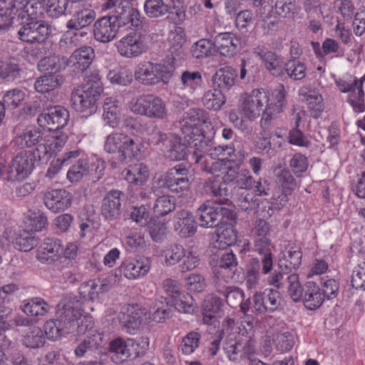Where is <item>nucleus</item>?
Segmentation results:
<instances>
[{
	"mask_svg": "<svg viewBox=\"0 0 365 365\" xmlns=\"http://www.w3.org/2000/svg\"><path fill=\"white\" fill-rule=\"evenodd\" d=\"M243 160L244 155L239 152L237 154L234 153L232 157H230L228 160H227L226 165L221 174L222 180L226 185L232 182H235L240 173L237 170Z\"/></svg>",
	"mask_w": 365,
	"mask_h": 365,
	"instance_id": "nucleus-41",
	"label": "nucleus"
},
{
	"mask_svg": "<svg viewBox=\"0 0 365 365\" xmlns=\"http://www.w3.org/2000/svg\"><path fill=\"white\" fill-rule=\"evenodd\" d=\"M102 92L98 86L81 85L73 90L71 103L73 108L85 115H91L97 110V101Z\"/></svg>",
	"mask_w": 365,
	"mask_h": 365,
	"instance_id": "nucleus-5",
	"label": "nucleus"
},
{
	"mask_svg": "<svg viewBox=\"0 0 365 365\" xmlns=\"http://www.w3.org/2000/svg\"><path fill=\"white\" fill-rule=\"evenodd\" d=\"M237 73L230 66H225L218 69L212 77L213 83L218 90H230L235 83Z\"/></svg>",
	"mask_w": 365,
	"mask_h": 365,
	"instance_id": "nucleus-38",
	"label": "nucleus"
},
{
	"mask_svg": "<svg viewBox=\"0 0 365 365\" xmlns=\"http://www.w3.org/2000/svg\"><path fill=\"white\" fill-rule=\"evenodd\" d=\"M175 208L174 198L169 195H163L155 200L153 210L157 215L163 216L173 211Z\"/></svg>",
	"mask_w": 365,
	"mask_h": 365,
	"instance_id": "nucleus-60",
	"label": "nucleus"
},
{
	"mask_svg": "<svg viewBox=\"0 0 365 365\" xmlns=\"http://www.w3.org/2000/svg\"><path fill=\"white\" fill-rule=\"evenodd\" d=\"M173 73V67L167 66L164 62L156 63L148 61L138 66L134 76L136 81L144 86H155L168 84Z\"/></svg>",
	"mask_w": 365,
	"mask_h": 365,
	"instance_id": "nucleus-4",
	"label": "nucleus"
},
{
	"mask_svg": "<svg viewBox=\"0 0 365 365\" xmlns=\"http://www.w3.org/2000/svg\"><path fill=\"white\" fill-rule=\"evenodd\" d=\"M145 242L143 234L136 230L128 233L124 239V245L130 252H135L143 248Z\"/></svg>",
	"mask_w": 365,
	"mask_h": 365,
	"instance_id": "nucleus-61",
	"label": "nucleus"
},
{
	"mask_svg": "<svg viewBox=\"0 0 365 365\" xmlns=\"http://www.w3.org/2000/svg\"><path fill=\"white\" fill-rule=\"evenodd\" d=\"M96 17L93 9H83L76 11L71 19L66 23V28L70 30L80 31L90 25Z\"/></svg>",
	"mask_w": 365,
	"mask_h": 365,
	"instance_id": "nucleus-39",
	"label": "nucleus"
},
{
	"mask_svg": "<svg viewBox=\"0 0 365 365\" xmlns=\"http://www.w3.org/2000/svg\"><path fill=\"white\" fill-rule=\"evenodd\" d=\"M149 339L146 336H142L138 339L128 338V346L129 349L130 356L138 357L143 355L149 348Z\"/></svg>",
	"mask_w": 365,
	"mask_h": 365,
	"instance_id": "nucleus-58",
	"label": "nucleus"
},
{
	"mask_svg": "<svg viewBox=\"0 0 365 365\" xmlns=\"http://www.w3.org/2000/svg\"><path fill=\"white\" fill-rule=\"evenodd\" d=\"M43 137V134L40 129L34 127H28L19 135H16L14 142L16 145L21 148H37L39 144L42 143Z\"/></svg>",
	"mask_w": 365,
	"mask_h": 365,
	"instance_id": "nucleus-31",
	"label": "nucleus"
},
{
	"mask_svg": "<svg viewBox=\"0 0 365 365\" xmlns=\"http://www.w3.org/2000/svg\"><path fill=\"white\" fill-rule=\"evenodd\" d=\"M204 106L210 110H217L225 103V98L222 91L213 89L207 91L202 98Z\"/></svg>",
	"mask_w": 365,
	"mask_h": 365,
	"instance_id": "nucleus-54",
	"label": "nucleus"
},
{
	"mask_svg": "<svg viewBox=\"0 0 365 365\" xmlns=\"http://www.w3.org/2000/svg\"><path fill=\"white\" fill-rule=\"evenodd\" d=\"M63 251L62 242L54 237L44 239L36 249V259L43 264H52L58 261Z\"/></svg>",
	"mask_w": 365,
	"mask_h": 365,
	"instance_id": "nucleus-17",
	"label": "nucleus"
},
{
	"mask_svg": "<svg viewBox=\"0 0 365 365\" xmlns=\"http://www.w3.org/2000/svg\"><path fill=\"white\" fill-rule=\"evenodd\" d=\"M160 150L165 158L173 161L183 160L187 155L185 145L180 143L178 136L172 133H170V140L166 146L161 148Z\"/></svg>",
	"mask_w": 365,
	"mask_h": 365,
	"instance_id": "nucleus-33",
	"label": "nucleus"
},
{
	"mask_svg": "<svg viewBox=\"0 0 365 365\" xmlns=\"http://www.w3.org/2000/svg\"><path fill=\"white\" fill-rule=\"evenodd\" d=\"M277 180L281 185L283 190L279 202V205L282 206L287 201V195H290L296 187L297 183L290 172L285 169H282L277 173Z\"/></svg>",
	"mask_w": 365,
	"mask_h": 365,
	"instance_id": "nucleus-48",
	"label": "nucleus"
},
{
	"mask_svg": "<svg viewBox=\"0 0 365 365\" xmlns=\"http://www.w3.org/2000/svg\"><path fill=\"white\" fill-rule=\"evenodd\" d=\"M173 312L172 305L170 304L167 299H160L155 301L152 310L148 313V319L160 323L169 319Z\"/></svg>",
	"mask_w": 365,
	"mask_h": 365,
	"instance_id": "nucleus-43",
	"label": "nucleus"
},
{
	"mask_svg": "<svg viewBox=\"0 0 365 365\" xmlns=\"http://www.w3.org/2000/svg\"><path fill=\"white\" fill-rule=\"evenodd\" d=\"M123 178L129 183L136 185H144L149 178V170L144 163H136L128 166L122 171Z\"/></svg>",
	"mask_w": 365,
	"mask_h": 365,
	"instance_id": "nucleus-32",
	"label": "nucleus"
},
{
	"mask_svg": "<svg viewBox=\"0 0 365 365\" xmlns=\"http://www.w3.org/2000/svg\"><path fill=\"white\" fill-rule=\"evenodd\" d=\"M49 305L41 298H33L25 302L22 306V311L27 315L32 317L44 316L48 311Z\"/></svg>",
	"mask_w": 365,
	"mask_h": 365,
	"instance_id": "nucleus-49",
	"label": "nucleus"
},
{
	"mask_svg": "<svg viewBox=\"0 0 365 365\" xmlns=\"http://www.w3.org/2000/svg\"><path fill=\"white\" fill-rule=\"evenodd\" d=\"M284 68L287 76L294 81L302 80L307 75L305 64L297 59L288 61L284 66Z\"/></svg>",
	"mask_w": 365,
	"mask_h": 365,
	"instance_id": "nucleus-55",
	"label": "nucleus"
},
{
	"mask_svg": "<svg viewBox=\"0 0 365 365\" xmlns=\"http://www.w3.org/2000/svg\"><path fill=\"white\" fill-rule=\"evenodd\" d=\"M121 325L129 334H135L140 326L148 320V311L145 308L136 306H130L126 313H121L119 316Z\"/></svg>",
	"mask_w": 365,
	"mask_h": 365,
	"instance_id": "nucleus-18",
	"label": "nucleus"
},
{
	"mask_svg": "<svg viewBox=\"0 0 365 365\" xmlns=\"http://www.w3.org/2000/svg\"><path fill=\"white\" fill-rule=\"evenodd\" d=\"M254 250L259 255H263L262 259V271L264 274H268L272 269L273 261L272 250L274 245L271 237L254 239Z\"/></svg>",
	"mask_w": 365,
	"mask_h": 365,
	"instance_id": "nucleus-30",
	"label": "nucleus"
},
{
	"mask_svg": "<svg viewBox=\"0 0 365 365\" xmlns=\"http://www.w3.org/2000/svg\"><path fill=\"white\" fill-rule=\"evenodd\" d=\"M115 46L120 56L133 58L140 56L147 50L142 35L138 32H130L115 42Z\"/></svg>",
	"mask_w": 365,
	"mask_h": 365,
	"instance_id": "nucleus-14",
	"label": "nucleus"
},
{
	"mask_svg": "<svg viewBox=\"0 0 365 365\" xmlns=\"http://www.w3.org/2000/svg\"><path fill=\"white\" fill-rule=\"evenodd\" d=\"M162 181L163 185L162 186H164L167 187L169 190H170L173 192H184L185 191H187L189 189L190 182L189 180V178H178V179H162L154 181L153 189H155L157 186H160V182Z\"/></svg>",
	"mask_w": 365,
	"mask_h": 365,
	"instance_id": "nucleus-53",
	"label": "nucleus"
},
{
	"mask_svg": "<svg viewBox=\"0 0 365 365\" xmlns=\"http://www.w3.org/2000/svg\"><path fill=\"white\" fill-rule=\"evenodd\" d=\"M196 215L200 226L205 228L217 226L222 216L228 215V217L231 220L235 217L233 212L210 200H207L202 204L197 210Z\"/></svg>",
	"mask_w": 365,
	"mask_h": 365,
	"instance_id": "nucleus-12",
	"label": "nucleus"
},
{
	"mask_svg": "<svg viewBox=\"0 0 365 365\" xmlns=\"http://www.w3.org/2000/svg\"><path fill=\"white\" fill-rule=\"evenodd\" d=\"M82 303L76 297H66L58 304V319L47 321L44 324L45 334L48 339L57 340L64 333L72 331V326L81 314Z\"/></svg>",
	"mask_w": 365,
	"mask_h": 365,
	"instance_id": "nucleus-2",
	"label": "nucleus"
},
{
	"mask_svg": "<svg viewBox=\"0 0 365 365\" xmlns=\"http://www.w3.org/2000/svg\"><path fill=\"white\" fill-rule=\"evenodd\" d=\"M23 342L25 346L32 349L43 346L45 342L43 331L39 327H32L24 336Z\"/></svg>",
	"mask_w": 365,
	"mask_h": 365,
	"instance_id": "nucleus-59",
	"label": "nucleus"
},
{
	"mask_svg": "<svg viewBox=\"0 0 365 365\" xmlns=\"http://www.w3.org/2000/svg\"><path fill=\"white\" fill-rule=\"evenodd\" d=\"M144 11L150 18H158L168 12V6L163 0H145Z\"/></svg>",
	"mask_w": 365,
	"mask_h": 365,
	"instance_id": "nucleus-56",
	"label": "nucleus"
},
{
	"mask_svg": "<svg viewBox=\"0 0 365 365\" xmlns=\"http://www.w3.org/2000/svg\"><path fill=\"white\" fill-rule=\"evenodd\" d=\"M89 163L86 158H81L67 172V178L71 182L80 181L89 173Z\"/></svg>",
	"mask_w": 365,
	"mask_h": 365,
	"instance_id": "nucleus-52",
	"label": "nucleus"
},
{
	"mask_svg": "<svg viewBox=\"0 0 365 365\" xmlns=\"http://www.w3.org/2000/svg\"><path fill=\"white\" fill-rule=\"evenodd\" d=\"M210 158H205L202 165V170L212 174L214 179H218L221 177L227 160L235 153V149L232 146L219 145L212 149L210 147Z\"/></svg>",
	"mask_w": 365,
	"mask_h": 365,
	"instance_id": "nucleus-11",
	"label": "nucleus"
},
{
	"mask_svg": "<svg viewBox=\"0 0 365 365\" xmlns=\"http://www.w3.org/2000/svg\"><path fill=\"white\" fill-rule=\"evenodd\" d=\"M13 242L15 244L16 248L19 250L29 252L36 245V240L32 233L22 231Z\"/></svg>",
	"mask_w": 365,
	"mask_h": 365,
	"instance_id": "nucleus-64",
	"label": "nucleus"
},
{
	"mask_svg": "<svg viewBox=\"0 0 365 365\" xmlns=\"http://www.w3.org/2000/svg\"><path fill=\"white\" fill-rule=\"evenodd\" d=\"M111 287V279L108 278L95 279L82 284L79 293L84 300L94 301L99 298L101 294L108 292Z\"/></svg>",
	"mask_w": 365,
	"mask_h": 365,
	"instance_id": "nucleus-21",
	"label": "nucleus"
},
{
	"mask_svg": "<svg viewBox=\"0 0 365 365\" xmlns=\"http://www.w3.org/2000/svg\"><path fill=\"white\" fill-rule=\"evenodd\" d=\"M36 150H24L18 153L12 160L6 172V179L9 181L22 180L32 172L34 163L38 160Z\"/></svg>",
	"mask_w": 365,
	"mask_h": 365,
	"instance_id": "nucleus-9",
	"label": "nucleus"
},
{
	"mask_svg": "<svg viewBox=\"0 0 365 365\" xmlns=\"http://www.w3.org/2000/svg\"><path fill=\"white\" fill-rule=\"evenodd\" d=\"M73 196L65 189H54L45 192L43 202L54 213L63 212L71 207Z\"/></svg>",
	"mask_w": 365,
	"mask_h": 365,
	"instance_id": "nucleus-19",
	"label": "nucleus"
},
{
	"mask_svg": "<svg viewBox=\"0 0 365 365\" xmlns=\"http://www.w3.org/2000/svg\"><path fill=\"white\" fill-rule=\"evenodd\" d=\"M254 309L258 313L273 312L280 306L281 299L277 290L266 289L253 296Z\"/></svg>",
	"mask_w": 365,
	"mask_h": 365,
	"instance_id": "nucleus-20",
	"label": "nucleus"
},
{
	"mask_svg": "<svg viewBox=\"0 0 365 365\" xmlns=\"http://www.w3.org/2000/svg\"><path fill=\"white\" fill-rule=\"evenodd\" d=\"M69 120V112L63 106H56L43 110L38 117V124L50 131H58Z\"/></svg>",
	"mask_w": 365,
	"mask_h": 365,
	"instance_id": "nucleus-13",
	"label": "nucleus"
},
{
	"mask_svg": "<svg viewBox=\"0 0 365 365\" xmlns=\"http://www.w3.org/2000/svg\"><path fill=\"white\" fill-rule=\"evenodd\" d=\"M301 299L303 300L306 308L314 310L322 305L324 297L315 282H308L305 284L304 294Z\"/></svg>",
	"mask_w": 365,
	"mask_h": 365,
	"instance_id": "nucleus-34",
	"label": "nucleus"
},
{
	"mask_svg": "<svg viewBox=\"0 0 365 365\" xmlns=\"http://www.w3.org/2000/svg\"><path fill=\"white\" fill-rule=\"evenodd\" d=\"M175 232L181 237H189L192 236L196 230L197 225L195 217L189 211L182 210L176 215V222L174 225Z\"/></svg>",
	"mask_w": 365,
	"mask_h": 365,
	"instance_id": "nucleus-29",
	"label": "nucleus"
},
{
	"mask_svg": "<svg viewBox=\"0 0 365 365\" xmlns=\"http://www.w3.org/2000/svg\"><path fill=\"white\" fill-rule=\"evenodd\" d=\"M151 261L143 256L125 259L119 267L122 275L128 279L135 280L145 277L150 271Z\"/></svg>",
	"mask_w": 365,
	"mask_h": 365,
	"instance_id": "nucleus-16",
	"label": "nucleus"
},
{
	"mask_svg": "<svg viewBox=\"0 0 365 365\" xmlns=\"http://www.w3.org/2000/svg\"><path fill=\"white\" fill-rule=\"evenodd\" d=\"M68 135L61 131H53L43 137L41 144L35 150L39 160H47L59 152L65 145Z\"/></svg>",
	"mask_w": 365,
	"mask_h": 365,
	"instance_id": "nucleus-15",
	"label": "nucleus"
},
{
	"mask_svg": "<svg viewBox=\"0 0 365 365\" xmlns=\"http://www.w3.org/2000/svg\"><path fill=\"white\" fill-rule=\"evenodd\" d=\"M103 119L106 124L111 128H116L120 120L119 102L115 98L108 97L103 104Z\"/></svg>",
	"mask_w": 365,
	"mask_h": 365,
	"instance_id": "nucleus-40",
	"label": "nucleus"
},
{
	"mask_svg": "<svg viewBox=\"0 0 365 365\" xmlns=\"http://www.w3.org/2000/svg\"><path fill=\"white\" fill-rule=\"evenodd\" d=\"M107 78L113 84L125 86L132 83L133 73L125 67H119L109 71Z\"/></svg>",
	"mask_w": 365,
	"mask_h": 365,
	"instance_id": "nucleus-51",
	"label": "nucleus"
},
{
	"mask_svg": "<svg viewBox=\"0 0 365 365\" xmlns=\"http://www.w3.org/2000/svg\"><path fill=\"white\" fill-rule=\"evenodd\" d=\"M29 0H13L8 4L4 0H0V18L4 25H10L17 15L19 18L25 19V10Z\"/></svg>",
	"mask_w": 365,
	"mask_h": 365,
	"instance_id": "nucleus-24",
	"label": "nucleus"
},
{
	"mask_svg": "<svg viewBox=\"0 0 365 365\" xmlns=\"http://www.w3.org/2000/svg\"><path fill=\"white\" fill-rule=\"evenodd\" d=\"M221 299L215 296H207L202 304V321L205 324H212L215 322V315L222 307Z\"/></svg>",
	"mask_w": 365,
	"mask_h": 365,
	"instance_id": "nucleus-42",
	"label": "nucleus"
},
{
	"mask_svg": "<svg viewBox=\"0 0 365 365\" xmlns=\"http://www.w3.org/2000/svg\"><path fill=\"white\" fill-rule=\"evenodd\" d=\"M237 231L232 225H223L216 230V239L214 247L219 250L226 249L235 243Z\"/></svg>",
	"mask_w": 365,
	"mask_h": 365,
	"instance_id": "nucleus-36",
	"label": "nucleus"
},
{
	"mask_svg": "<svg viewBox=\"0 0 365 365\" xmlns=\"http://www.w3.org/2000/svg\"><path fill=\"white\" fill-rule=\"evenodd\" d=\"M68 66L67 58L64 56H51L41 59L38 66L43 72H48L52 74H59L58 73Z\"/></svg>",
	"mask_w": 365,
	"mask_h": 365,
	"instance_id": "nucleus-46",
	"label": "nucleus"
},
{
	"mask_svg": "<svg viewBox=\"0 0 365 365\" xmlns=\"http://www.w3.org/2000/svg\"><path fill=\"white\" fill-rule=\"evenodd\" d=\"M223 349L230 361L240 362L250 359L256 352L255 341L250 337L227 338Z\"/></svg>",
	"mask_w": 365,
	"mask_h": 365,
	"instance_id": "nucleus-10",
	"label": "nucleus"
},
{
	"mask_svg": "<svg viewBox=\"0 0 365 365\" xmlns=\"http://www.w3.org/2000/svg\"><path fill=\"white\" fill-rule=\"evenodd\" d=\"M254 53L261 60H262L266 68L270 71H277L279 70L282 66V60L277 55L269 51L263 46H257L254 48Z\"/></svg>",
	"mask_w": 365,
	"mask_h": 365,
	"instance_id": "nucleus-47",
	"label": "nucleus"
},
{
	"mask_svg": "<svg viewBox=\"0 0 365 365\" xmlns=\"http://www.w3.org/2000/svg\"><path fill=\"white\" fill-rule=\"evenodd\" d=\"M205 191L213 197H218L215 202L217 205H226L228 203L229 190L223 181L220 182L218 179L210 178L205 182Z\"/></svg>",
	"mask_w": 365,
	"mask_h": 365,
	"instance_id": "nucleus-37",
	"label": "nucleus"
},
{
	"mask_svg": "<svg viewBox=\"0 0 365 365\" xmlns=\"http://www.w3.org/2000/svg\"><path fill=\"white\" fill-rule=\"evenodd\" d=\"M240 41V38L234 33H220L214 38V47L220 55L232 57L237 53Z\"/></svg>",
	"mask_w": 365,
	"mask_h": 365,
	"instance_id": "nucleus-23",
	"label": "nucleus"
},
{
	"mask_svg": "<svg viewBox=\"0 0 365 365\" xmlns=\"http://www.w3.org/2000/svg\"><path fill=\"white\" fill-rule=\"evenodd\" d=\"M119 26L107 15L98 19L93 24V35L96 41L108 43L113 41L118 31Z\"/></svg>",
	"mask_w": 365,
	"mask_h": 365,
	"instance_id": "nucleus-22",
	"label": "nucleus"
},
{
	"mask_svg": "<svg viewBox=\"0 0 365 365\" xmlns=\"http://www.w3.org/2000/svg\"><path fill=\"white\" fill-rule=\"evenodd\" d=\"M95 57L94 50L91 46H82L76 49L69 58H67L68 66L73 68L74 71L83 72L91 64Z\"/></svg>",
	"mask_w": 365,
	"mask_h": 365,
	"instance_id": "nucleus-25",
	"label": "nucleus"
},
{
	"mask_svg": "<svg viewBox=\"0 0 365 365\" xmlns=\"http://www.w3.org/2000/svg\"><path fill=\"white\" fill-rule=\"evenodd\" d=\"M63 82L61 74L44 75L36 80L34 88L38 93H44L58 88Z\"/></svg>",
	"mask_w": 365,
	"mask_h": 365,
	"instance_id": "nucleus-44",
	"label": "nucleus"
},
{
	"mask_svg": "<svg viewBox=\"0 0 365 365\" xmlns=\"http://www.w3.org/2000/svg\"><path fill=\"white\" fill-rule=\"evenodd\" d=\"M299 95L302 101H306L310 115L314 118H318L324 108L322 96L318 91L308 87L301 88L299 90Z\"/></svg>",
	"mask_w": 365,
	"mask_h": 365,
	"instance_id": "nucleus-28",
	"label": "nucleus"
},
{
	"mask_svg": "<svg viewBox=\"0 0 365 365\" xmlns=\"http://www.w3.org/2000/svg\"><path fill=\"white\" fill-rule=\"evenodd\" d=\"M203 84L202 74L198 71H184L180 77V88L189 94L195 93Z\"/></svg>",
	"mask_w": 365,
	"mask_h": 365,
	"instance_id": "nucleus-35",
	"label": "nucleus"
},
{
	"mask_svg": "<svg viewBox=\"0 0 365 365\" xmlns=\"http://www.w3.org/2000/svg\"><path fill=\"white\" fill-rule=\"evenodd\" d=\"M172 307H175L178 312L190 314L194 311V299L189 294L179 293L177 297L171 299Z\"/></svg>",
	"mask_w": 365,
	"mask_h": 365,
	"instance_id": "nucleus-57",
	"label": "nucleus"
},
{
	"mask_svg": "<svg viewBox=\"0 0 365 365\" xmlns=\"http://www.w3.org/2000/svg\"><path fill=\"white\" fill-rule=\"evenodd\" d=\"M237 264V259L232 252H225L220 256L217 264L214 268L213 272L217 279L228 282L233 277L232 271Z\"/></svg>",
	"mask_w": 365,
	"mask_h": 365,
	"instance_id": "nucleus-27",
	"label": "nucleus"
},
{
	"mask_svg": "<svg viewBox=\"0 0 365 365\" xmlns=\"http://www.w3.org/2000/svg\"><path fill=\"white\" fill-rule=\"evenodd\" d=\"M181 131L185 143L193 149L192 159L198 163L207 150H210L211 140L205 135L200 127L181 125Z\"/></svg>",
	"mask_w": 365,
	"mask_h": 365,
	"instance_id": "nucleus-8",
	"label": "nucleus"
},
{
	"mask_svg": "<svg viewBox=\"0 0 365 365\" xmlns=\"http://www.w3.org/2000/svg\"><path fill=\"white\" fill-rule=\"evenodd\" d=\"M128 106L132 113L149 118L164 119L168 114L165 102L154 94H141L133 97Z\"/></svg>",
	"mask_w": 365,
	"mask_h": 365,
	"instance_id": "nucleus-3",
	"label": "nucleus"
},
{
	"mask_svg": "<svg viewBox=\"0 0 365 365\" xmlns=\"http://www.w3.org/2000/svg\"><path fill=\"white\" fill-rule=\"evenodd\" d=\"M144 154V145L138 139L127 135L124 148L123 149L121 160L143 158Z\"/></svg>",
	"mask_w": 365,
	"mask_h": 365,
	"instance_id": "nucleus-45",
	"label": "nucleus"
},
{
	"mask_svg": "<svg viewBox=\"0 0 365 365\" xmlns=\"http://www.w3.org/2000/svg\"><path fill=\"white\" fill-rule=\"evenodd\" d=\"M108 7L110 10L108 16L119 27L130 25L138 29L142 26L143 17L137 9L131 6L130 1L110 0Z\"/></svg>",
	"mask_w": 365,
	"mask_h": 365,
	"instance_id": "nucleus-6",
	"label": "nucleus"
},
{
	"mask_svg": "<svg viewBox=\"0 0 365 365\" xmlns=\"http://www.w3.org/2000/svg\"><path fill=\"white\" fill-rule=\"evenodd\" d=\"M127 135L123 133H112L106 137L104 150L109 153H118L121 157Z\"/></svg>",
	"mask_w": 365,
	"mask_h": 365,
	"instance_id": "nucleus-50",
	"label": "nucleus"
},
{
	"mask_svg": "<svg viewBox=\"0 0 365 365\" xmlns=\"http://www.w3.org/2000/svg\"><path fill=\"white\" fill-rule=\"evenodd\" d=\"M123 192L119 190H110L104 197L102 205L101 213L108 220L117 219L121 212L120 197Z\"/></svg>",
	"mask_w": 365,
	"mask_h": 365,
	"instance_id": "nucleus-26",
	"label": "nucleus"
},
{
	"mask_svg": "<svg viewBox=\"0 0 365 365\" xmlns=\"http://www.w3.org/2000/svg\"><path fill=\"white\" fill-rule=\"evenodd\" d=\"M286 105V91L282 84L271 94L263 88H256L241 98L240 110H231L229 119L235 128L244 131L248 129L247 120L252 121L262 115L260 123L266 128L272 119L284 111Z\"/></svg>",
	"mask_w": 365,
	"mask_h": 365,
	"instance_id": "nucleus-1",
	"label": "nucleus"
},
{
	"mask_svg": "<svg viewBox=\"0 0 365 365\" xmlns=\"http://www.w3.org/2000/svg\"><path fill=\"white\" fill-rule=\"evenodd\" d=\"M334 79L336 87L341 93H349L347 101L354 111L364 112L365 103L363 84L365 77L359 79L351 75H345L340 78L334 76Z\"/></svg>",
	"mask_w": 365,
	"mask_h": 365,
	"instance_id": "nucleus-7",
	"label": "nucleus"
},
{
	"mask_svg": "<svg viewBox=\"0 0 365 365\" xmlns=\"http://www.w3.org/2000/svg\"><path fill=\"white\" fill-rule=\"evenodd\" d=\"M214 42L206 38H202L195 42L192 48L191 53L193 57L196 58H202L212 54Z\"/></svg>",
	"mask_w": 365,
	"mask_h": 365,
	"instance_id": "nucleus-63",
	"label": "nucleus"
},
{
	"mask_svg": "<svg viewBox=\"0 0 365 365\" xmlns=\"http://www.w3.org/2000/svg\"><path fill=\"white\" fill-rule=\"evenodd\" d=\"M205 121V112L199 108L190 109L180 122L181 125L202 127Z\"/></svg>",
	"mask_w": 365,
	"mask_h": 365,
	"instance_id": "nucleus-62",
	"label": "nucleus"
}]
</instances>
